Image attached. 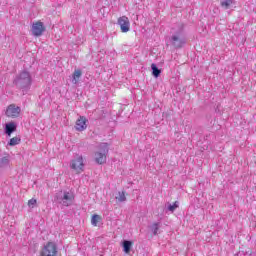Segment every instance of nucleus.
Instances as JSON below:
<instances>
[{
  "label": "nucleus",
  "mask_w": 256,
  "mask_h": 256,
  "mask_svg": "<svg viewBox=\"0 0 256 256\" xmlns=\"http://www.w3.org/2000/svg\"><path fill=\"white\" fill-rule=\"evenodd\" d=\"M14 87L22 91L25 95L31 91V85H33V76L27 69L20 71L12 81Z\"/></svg>",
  "instance_id": "nucleus-1"
},
{
  "label": "nucleus",
  "mask_w": 256,
  "mask_h": 256,
  "mask_svg": "<svg viewBox=\"0 0 256 256\" xmlns=\"http://www.w3.org/2000/svg\"><path fill=\"white\" fill-rule=\"evenodd\" d=\"M184 25H178L176 31H174L169 39L170 45L174 47V49H182L183 45L187 43V38H185V29Z\"/></svg>",
  "instance_id": "nucleus-2"
},
{
  "label": "nucleus",
  "mask_w": 256,
  "mask_h": 256,
  "mask_svg": "<svg viewBox=\"0 0 256 256\" xmlns=\"http://www.w3.org/2000/svg\"><path fill=\"white\" fill-rule=\"evenodd\" d=\"M75 201V195L71 191L61 190L57 192L54 196V202L62 207H71Z\"/></svg>",
  "instance_id": "nucleus-3"
},
{
  "label": "nucleus",
  "mask_w": 256,
  "mask_h": 256,
  "mask_svg": "<svg viewBox=\"0 0 256 256\" xmlns=\"http://www.w3.org/2000/svg\"><path fill=\"white\" fill-rule=\"evenodd\" d=\"M98 152H95V162L98 165H104L107 163V155L109 154V143L101 142L98 145Z\"/></svg>",
  "instance_id": "nucleus-4"
},
{
  "label": "nucleus",
  "mask_w": 256,
  "mask_h": 256,
  "mask_svg": "<svg viewBox=\"0 0 256 256\" xmlns=\"http://www.w3.org/2000/svg\"><path fill=\"white\" fill-rule=\"evenodd\" d=\"M42 256H57V244L55 242H48L44 245L42 251Z\"/></svg>",
  "instance_id": "nucleus-5"
},
{
  "label": "nucleus",
  "mask_w": 256,
  "mask_h": 256,
  "mask_svg": "<svg viewBox=\"0 0 256 256\" xmlns=\"http://www.w3.org/2000/svg\"><path fill=\"white\" fill-rule=\"evenodd\" d=\"M118 25L122 33H129L131 29V22L127 16H122L118 18Z\"/></svg>",
  "instance_id": "nucleus-6"
},
{
  "label": "nucleus",
  "mask_w": 256,
  "mask_h": 256,
  "mask_svg": "<svg viewBox=\"0 0 256 256\" xmlns=\"http://www.w3.org/2000/svg\"><path fill=\"white\" fill-rule=\"evenodd\" d=\"M83 167H85V164L83 163V156H78L70 162V169L78 171V173L83 171Z\"/></svg>",
  "instance_id": "nucleus-7"
},
{
  "label": "nucleus",
  "mask_w": 256,
  "mask_h": 256,
  "mask_svg": "<svg viewBox=\"0 0 256 256\" xmlns=\"http://www.w3.org/2000/svg\"><path fill=\"white\" fill-rule=\"evenodd\" d=\"M21 113V107L15 106V104H11L6 109V116L12 117V119H15V117H19V114Z\"/></svg>",
  "instance_id": "nucleus-8"
},
{
  "label": "nucleus",
  "mask_w": 256,
  "mask_h": 256,
  "mask_svg": "<svg viewBox=\"0 0 256 256\" xmlns=\"http://www.w3.org/2000/svg\"><path fill=\"white\" fill-rule=\"evenodd\" d=\"M44 31L45 26L43 25V22H36L32 24V35H34V37H41Z\"/></svg>",
  "instance_id": "nucleus-9"
},
{
  "label": "nucleus",
  "mask_w": 256,
  "mask_h": 256,
  "mask_svg": "<svg viewBox=\"0 0 256 256\" xmlns=\"http://www.w3.org/2000/svg\"><path fill=\"white\" fill-rule=\"evenodd\" d=\"M87 123H89L87 117L80 116L75 124L76 131H85V129H87Z\"/></svg>",
  "instance_id": "nucleus-10"
},
{
  "label": "nucleus",
  "mask_w": 256,
  "mask_h": 256,
  "mask_svg": "<svg viewBox=\"0 0 256 256\" xmlns=\"http://www.w3.org/2000/svg\"><path fill=\"white\" fill-rule=\"evenodd\" d=\"M15 131H17V124L15 122L12 121L5 124L4 133L7 137H11Z\"/></svg>",
  "instance_id": "nucleus-11"
},
{
  "label": "nucleus",
  "mask_w": 256,
  "mask_h": 256,
  "mask_svg": "<svg viewBox=\"0 0 256 256\" xmlns=\"http://www.w3.org/2000/svg\"><path fill=\"white\" fill-rule=\"evenodd\" d=\"M122 249L124 253H131V247H133V241L131 240H123L121 242Z\"/></svg>",
  "instance_id": "nucleus-12"
},
{
  "label": "nucleus",
  "mask_w": 256,
  "mask_h": 256,
  "mask_svg": "<svg viewBox=\"0 0 256 256\" xmlns=\"http://www.w3.org/2000/svg\"><path fill=\"white\" fill-rule=\"evenodd\" d=\"M81 75H83V71L81 69H77L72 74V83L73 85H77L79 83V79H81Z\"/></svg>",
  "instance_id": "nucleus-13"
},
{
  "label": "nucleus",
  "mask_w": 256,
  "mask_h": 256,
  "mask_svg": "<svg viewBox=\"0 0 256 256\" xmlns=\"http://www.w3.org/2000/svg\"><path fill=\"white\" fill-rule=\"evenodd\" d=\"M151 70H152V75L155 77V79H158V77H161V69L157 67V64L152 63Z\"/></svg>",
  "instance_id": "nucleus-14"
},
{
  "label": "nucleus",
  "mask_w": 256,
  "mask_h": 256,
  "mask_svg": "<svg viewBox=\"0 0 256 256\" xmlns=\"http://www.w3.org/2000/svg\"><path fill=\"white\" fill-rule=\"evenodd\" d=\"M235 0H220V5L224 9H231V5L234 3Z\"/></svg>",
  "instance_id": "nucleus-15"
},
{
  "label": "nucleus",
  "mask_w": 256,
  "mask_h": 256,
  "mask_svg": "<svg viewBox=\"0 0 256 256\" xmlns=\"http://www.w3.org/2000/svg\"><path fill=\"white\" fill-rule=\"evenodd\" d=\"M21 143V137H13L9 140L8 146L9 147H15V145H19Z\"/></svg>",
  "instance_id": "nucleus-16"
},
{
  "label": "nucleus",
  "mask_w": 256,
  "mask_h": 256,
  "mask_svg": "<svg viewBox=\"0 0 256 256\" xmlns=\"http://www.w3.org/2000/svg\"><path fill=\"white\" fill-rule=\"evenodd\" d=\"M160 227H161L160 222H155L150 226V229H151L153 235H157V233L159 232Z\"/></svg>",
  "instance_id": "nucleus-17"
},
{
  "label": "nucleus",
  "mask_w": 256,
  "mask_h": 256,
  "mask_svg": "<svg viewBox=\"0 0 256 256\" xmlns=\"http://www.w3.org/2000/svg\"><path fill=\"white\" fill-rule=\"evenodd\" d=\"M101 216H99V214H93L91 217V223L94 227H97V223H99V221H101Z\"/></svg>",
  "instance_id": "nucleus-18"
},
{
  "label": "nucleus",
  "mask_w": 256,
  "mask_h": 256,
  "mask_svg": "<svg viewBox=\"0 0 256 256\" xmlns=\"http://www.w3.org/2000/svg\"><path fill=\"white\" fill-rule=\"evenodd\" d=\"M178 207H179V202H174L173 204H169L168 205V210L171 212V213H173L174 211H175V209H178Z\"/></svg>",
  "instance_id": "nucleus-19"
},
{
  "label": "nucleus",
  "mask_w": 256,
  "mask_h": 256,
  "mask_svg": "<svg viewBox=\"0 0 256 256\" xmlns=\"http://www.w3.org/2000/svg\"><path fill=\"white\" fill-rule=\"evenodd\" d=\"M0 165L1 167H5L7 165H9V157L4 156L0 159Z\"/></svg>",
  "instance_id": "nucleus-20"
},
{
  "label": "nucleus",
  "mask_w": 256,
  "mask_h": 256,
  "mask_svg": "<svg viewBox=\"0 0 256 256\" xmlns=\"http://www.w3.org/2000/svg\"><path fill=\"white\" fill-rule=\"evenodd\" d=\"M119 197L117 198L120 203L127 201V197H125V192H118Z\"/></svg>",
  "instance_id": "nucleus-21"
},
{
  "label": "nucleus",
  "mask_w": 256,
  "mask_h": 256,
  "mask_svg": "<svg viewBox=\"0 0 256 256\" xmlns=\"http://www.w3.org/2000/svg\"><path fill=\"white\" fill-rule=\"evenodd\" d=\"M34 205H37V199L32 198L28 201V206L33 207Z\"/></svg>",
  "instance_id": "nucleus-22"
}]
</instances>
